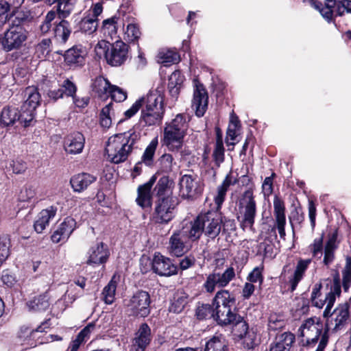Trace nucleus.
<instances>
[{
    "mask_svg": "<svg viewBox=\"0 0 351 351\" xmlns=\"http://www.w3.org/2000/svg\"><path fill=\"white\" fill-rule=\"evenodd\" d=\"M142 108L140 121L143 125L159 124L165 114L164 97L158 90H151L145 97L136 100L124 114L127 119L133 117Z\"/></svg>",
    "mask_w": 351,
    "mask_h": 351,
    "instance_id": "f257e3e1",
    "label": "nucleus"
},
{
    "mask_svg": "<svg viewBox=\"0 0 351 351\" xmlns=\"http://www.w3.org/2000/svg\"><path fill=\"white\" fill-rule=\"evenodd\" d=\"M334 298L329 299L323 312L325 329L315 351H324L328 341V332H337L346 328L350 322V305L347 302L338 304L334 309Z\"/></svg>",
    "mask_w": 351,
    "mask_h": 351,
    "instance_id": "f03ea898",
    "label": "nucleus"
},
{
    "mask_svg": "<svg viewBox=\"0 0 351 351\" xmlns=\"http://www.w3.org/2000/svg\"><path fill=\"white\" fill-rule=\"evenodd\" d=\"M188 128L187 116L183 113L176 114L164 125L160 139L162 146L169 152H180L182 156L189 155V152L182 149Z\"/></svg>",
    "mask_w": 351,
    "mask_h": 351,
    "instance_id": "7ed1b4c3",
    "label": "nucleus"
},
{
    "mask_svg": "<svg viewBox=\"0 0 351 351\" xmlns=\"http://www.w3.org/2000/svg\"><path fill=\"white\" fill-rule=\"evenodd\" d=\"M139 138V133L132 130L110 136L105 149L108 159L115 164L125 161Z\"/></svg>",
    "mask_w": 351,
    "mask_h": 351,
    "instance_id": "20e7f679",
    "label": "nucleus"
},
{
    "mask_svg": "<svg viewBox=\"0 0 351 351\" xmlns=\"http://www.w3.org/2000/svg\"><path fill=\"white\" fill-rule=\"evenodd\" d=\"M27 12L19 11L12 19L9 28L4 33L1 40L2 48L5 51H10L21 48L26 41L28 32L23 24L28 19Z\"/></svg>",
    "mask_w": 351,
    "mask_h": 351,
    "instance_id": "39448f33",
    "label": "nucleus"
},
{
    "mask_svg": "<svg viewBox=\"0 0 351 351\" xmlns=\"http://www.w3.org/2000/svg\"><path fill=\"white\" fill-rule=\"evenodd\" d=\"M222 222L223 217L218 210H210L199 214L189 223L193 232L194 239L199 240L202 234L212 239H215L221 230Z\"/></svg>",
    "mask_w": 351,
    "mask_h": 351,
    "instance_id": "423d86ee",
    "label": "nucleus"
},
{
    "mask_svg": "<svg viewBox=\"0 0 351 351\" xmlns=\"http://www.w3.org/2000/svg\"><path fill=\"white\" fill-rule=\"evenodd\" d=\"M193 232L189 223L175 230L169 240L168 250L170 254L180 257L192 247V243L198 241L193 237Z\"/></svg>",
    "mask_w": 351,
    "mask_h": 351,
    "instance_id": "0eeeda50",
    "label": "nucleus"
},
{
    "mask_svg": "<svg viewBox=\"0 0 351 351\" xmlns=\"http://www.w3.org/2000/svg\"><path fill=\"white\" fill-rule=\"evenodd\" d=\"M237 219L243 230L252 229L256 215V203L252 188L245 190L238 202Z\"/></svg>",
    "mask_w": 351,
    "mask_h": 351,
    "instance_id": "6e6552de",
    "label": "nucleus"
},
{
    "mask_svg": "<svg viewBox=\"0 0 351 351\" xmlns=\"http://www.w3.org/2000/svg\"><path fill=\"white\" fill-rule=\"evenodd\" d=\"M324 334L323 324L319 317H313L305 319L298 329V337L303 346H314Z\"/></svg>",
    "mask_w": 351,
    "mask_h": 351,
    "instance_id": "1a4fd4ad",
    "label": "nucleus"
},
{
    "mask_svg": "<svg viewBox=\"0 0 351 351\" xmlns=\"http://www.w3.org/2000/svg\"><path fill=\"white\" fill-rule=\"evenodd\" d=\"M173 197L167 195V197L159 198L156 202L153 213V219L156 223H168L174 217V210L176 206Z\"/></svg>",
    "mask_w": 351,
    "mask_h": 351,
    "instance_id": "9d476101",
    "label": "nucleus"
},
{
    "mask_svg": "<svg viewBox=\"0 0 351 351\" xmlns=\"http://www.w3.org/2000/svg\"><path fill=\"white\" fill-rule=\"evenodd\" d=\"M235 276V271L232 267H228L223 273L214 270L206 276L203 288L207 293H212L216 287L223 289L228 286Z\"/></svg>",
    "mask_w": 351,
    "mask_h": 351,
    "instance_id": "9b49d317",
    "label": "nucleus"
},
{
    "mask_svg": "<svg viewBox=\"0 0 351 351\" xmlns=\"http://www.w3.org/2000/svg\"><path fill=\"white\" fill-rule=\"evenodd\" d=\"M24 97H26L21 107L22 110V119L25 121V127L30 125L35 114V110L40 101V95L37 89L32 86L25 88L23 92Z\"/></svg>",
    "mask_w": 351,
    "mask_h": 351,
    "instance_id": "f8f14e48",
    "label": "nucleus"
},
{
    "mask_svg": "<svg viewBox=\"0 0 351 351\" xmlns=\"http://www.w3.org/2000/svg\"><path fill=\"white\" fill-rule=\"evenodd\" d=\"M322 287L321 283L315 284L311 294L312 306L318 308H322L324 306L325 308L327 307L329 299L332 297L334 298L335 303L336 298L341 294V287L338 282H334L331 285L330 291L325 295H322L321 293Z\"/></svg>",
    "mask_w": 351,
    "mask_h": 351,
    "instance_id": "ddd939ff",
    "label": "nucleus"
},
{
    "mask_svg": "<svg viewBox=\"0 0 351 351\" xmlns=\"http://www.w3.org/2000/svg\"><path fill=\"white\" fill-rule=\"evenodd\" d=\"M151 300L147 291H139L135 293L127 304L133 315L147 317L150 313Z\"/></svg>",
    "mask_w": 351,
    "mask_h": 351,
    "instance_id": "4468645a",
    "label": "nucleus"
},
{
    "mask_svg": "<svg viewBox=\"0 0 351 351\" xmlns=\"http://www.w3.org/2000/svg\"><path fill=\"white\" fill-rule=\"evenodd\" d=\"M208 96L204 86L198 82H195L192 108L195 111V114L202 117L208 108Z\"/></svg>",
    "mask_w": 351,
    "mask_h": 351,
    "instance_id": "2eb2a0df",
    "label": "nucleus"
},
{
    "mask_svg": "<svg viewBox=\"0 0 351 351\" xmlns=\"http://www.w3.org/2000/svg\"><path fill=\"white\" fill-rule=\"evenodd\" d=\"M152 269L160 276H171L178 273V267L171 261L160 254H156L152 261Z\"/></svg>",
    "mask_w": 351,
    "mask_h": 351,
    "instance_id": "dca6fc26",
    "label": "nucleus"
},
{
    "mask_svg": "<svg viewBox=\"0 0 351 351\" xmlns=\"http://www.w3.org/2000/svg\"><path fill=\"white\" fill-rule=\"evenodd\" d=\"M152 341L151 329L144 323L136 332L132 340L130 351H145Z\"/></svg>",
    "mask_w": 351,
    "mask_h": 351,
    "instance_id": "f3484780",
    "label": "nucleus"
},
{
    "mask_svg": "<svg viewBox=\"0 0 351 351\" xmlns=\"http://www.w3.org/2000/svg\"><path fill=\"white\" fill-rule=\"evenodd\" d=\"M88 254L86 264L97 266L107 262L110 256V252L106 245L103 242H99L90 248Z\"/></svg>",
    "mask_w": 351,
    "mask_h": 351,
    "instance_id": "a211bd4d",
    "label": "nucleus"
},
{
    "mask_svg": "<svg viewBox=\"0 0 351 351\" xmlns=\"http://www.w3.org/2000/svg\"><path fill=\"white\" fill-rule=\"evenodd\" d=\"M128 45L122 40L111 44L108 63L114 66L121 65L128 57Z\"/></svg>",
    "mask_w": 351,
    "mask_h": 351,
    "instance_id": "6ab92c4d",
    "label": "nucleus"
},
{
    "mask_svg": "<svg viewBox=\"0 0 351 351\" xmlns=\"http://www.w3.org/2000/svg\"><path fill=\"white\" fill-rule=\"evenodd\" d=\"M180 195L185 199L192 198L200 193L197 177L185 174L179 181Z\"/></svg>",
    "mask_w": 351,
    "mask_h": 351,
    "instance_id": "aec40b11",
    "label": "nucleus"
},
{
    "mask_svg": "<svg viewBox=\"0 0 351 351\" xmlns=\"http://www.w3.org/2000/svg\"><path fill=\"white\" fill-rule=\"evenodd\" d=\"M274 215L276 221V228H273L272 231L275 234L276 228L280 234V237L282 239L285 240V206L284 202L278 197H276L274 199Z\"/></svg>",
    "mask_w": 351,
    "mask_h": 351,
    "instance_id": "412c9836",
    "label": "nucleus"
},
{
    "mask_svg": "<svg viewBox=\"0 0 351 351\" xmlns=\"http://www.w3.org/2000/svg\"><path fill=\"white\" fill-rule=\"evenodd\" d=\"M76 228V221L72 217H66L51 234L53 243L65 242Z\"/></svg>",
    "mask_w": 351,
    "mask_h": 351,
    "instance_id": "4be33fe9",
    "label": "nucleus"
},
{
    "mask_svg": "<svg viewBox=\"0 0 351 351\" xmlns=\"http://www.w3.org/2000/svg\"><path fill=\"white\" fill-rule=\"evenodd\" d=\"M85 138L79 132L71 133L64 138V147L66 153L70 154H80L84 147Z\"/></svg>",
    "mask_w": 351,
    "mask_h": 351,
    "instance_id": "5701e85b",
    "label": "nucleus"
},
{
    "mask_svg": "<svg viewBox=\"0 0 351 351\" xmlns=\"http://www.w3.org/2000/svg\"><path fill=\"white\" fill-rule=\"evenodd\" d=\"M87 55L86 47L81 45H75L64 53V61L70 66H81L84 64Z\"/></svg>",
    "mask_w": 351,
    "mask_h": 351,
    "instance_id": "b1692460",
    "label": "nucleus"
},
{
    "mask_svg": "<svg viewBox=\"0 0 351 351\" xmlns=\"http://www.w3.org/2000/svg\"><path fill=\"white\" fill-rule=\"evenodd\" d=\"M155 180V178L152 177L147 182L139 186L138 188V196L136 202L143 208H149L152 206V195L151 191Z\"/></svg>",
    "mask_w": 351,
    "mask_h": 351,
    "instance_id": "393cba45",
    "label": "nucleus"
},
{
    "mask_svg": "<svg viewBox=\"0 0 351 351\" xmlns=\"http://www.w3.org/2000/svg\"><path fill=\"white\" fill-rule=\"evenodd\" d=\"M97 177L88 173H81L74 175L70 180V183L75 192L81 193L95 182Z\"/></svg>",
    "mask_w": 351,
    "mask_h": 351,
    "instance_id": "a878e982",
    "label": "nucleus"
},
{
    "mask_svg": "<svg viewBox=\"0 0 351 351\" xmlns=\"http://www.w3.org/2000/svg\"><path fill=\"white\" fill-rule=\"evenodd\" d=\"M295 335L290 332H285L277 335L269 345L268 351H289L295 342Z\"/></svg>",
    "mask_w": 351,
    "mask_h": 351,
    "instance_id": "bb28decb",
    "label": "nucleus"
},
{
    "mask_svg": "<svg viewBox=\"0 0 351 351\" xmlns=\"http://www.w3.org/2000/svg\"><path fill=\"white\" fill-rule=\"evenodd\" d=\"M213 318L221 326H228L233 316L237 313L232 308L226 306L213 304Z\"/></svg>",
    "mask_w": 351,
    "mask_h": 351,
    "instance_id": "cd10ccee",
    "label": "nucleus"
},
{
    "mask_svg": "<svg viewBox=\"0 0 351 351\" xmlns=\"http://www.w3.org/2000/svg\"><path fill=\"white\" fill-rule=\"evenodd\" d=\"M311 263V259H300L296 265L293 275L289 278V282L291 291L295 290L298 283L304 278L306 271Z\"/></svg>",
    "mask_w": 351,
    "mask_h": 351,
    "instance_id": "c85d7f7f",
    "label": "nucleus"
},
{
    "mask_svg": "<svg viewBox=\"0 0 351 351\" xmlns=\"http://www.w3.org/2000/svg\"><path fill=\"white\" fill-rule=\"evenodd\" d=\"M56 211V207L50 206L39 213L38 219L34 225V230L37 233H42L46 227L49 226L50 220L55 217Z\"/></svg>",
    "mask_w": 351,
    "mask_h": 351,
    "instance_id": "c756f323",
    "label": "nucleus"
},
{
    "mask_svg": "<svg viewBox=\"0 0 351 351\" xmlns=\"http://www.w3.org/2000/svg\"><path fill=\"white\" fill-rule=\"evenodd\" d=\"M1 123L5 126L13 125L16 121H20L25 126V121L22 119V110L16 108L5 107L1 111Z\"/></svg>",
    "mask_w": 351,
    "mask_h": 351,
    "instance_id": "7c9ffc66",
    "label": "nucleus"
},
{
    "mask_svg": "<svg viewBox=\"0 0 351 351\" xmlns=\"http://www.w3.org/2000/svg\"><path fill=\"white\" fill-rule=\"evenodd\" d=\"M94 328L95 324H89L84 328L71 342L68 351H77L80 346L89 339L90 335Z\"/></svg>",
    "mask_w": 351,
    "mask_h": 351,
    "instance_id": "2f4dec72",
    "label": "nucleus"
},
{
    "mask_svg": "<svg viewBox=\"0 0 351 351\" xmlns=\"http://www.w3.org/2000/svg\"><path fill=\"white\" fill-rule=\"evenodd\" d=\"M236 299L233 293L228 290L221 289L218 291L213 299L212 303L233 308Z\"/></svg>",
    "mask_w": 351,
    "mask_h": 351,
    "instance_id": "473e14b6",
    "label": "nucleus"
},
{
    "mask_svg": "<svg viewBox=\"0 0 351 351\" xmlns=\"http://www.w3.org/2000/svg\"><path fill=\"white\" fill-rule=\"evenodd\" d=\"M112 86L107 79L99 76L94 80L92 84V90L98 97L106 98L108 97V93Z\"/></svg>",
    "mask_w": 351,
    "mask_h": 351,
    "instance_id": "72a5a7b5",
    "label": "nucleus"
},
{
    "mask_svg": "<svg viewBox=\"0 0 351 351\" xmlns=\"http://www.w3.org/2000/svg\"><path fill=\"white\" fill-rule=\"evenodd\" d=\"M184 82V76L179 71H176L171 73L169 78L168 89L171 96L177 99L180 93V88Z\"/></svg>",
    "mask_w": 351,
    "mask_h": 351,
    "instance_id": "f704fd0d",
    "label": "nucleus"
},
{
    "mask_svg": "<svg viewBox=\"0 0 351 351\" xmlns=\"http://www.w3.org/2000/svg\"><path fill=\"white\" fill-rule=\"evenodd\" d=\"M337 234L334 232L327 241L324 247V256L323 263L325 265L328 266L335 259V251L337 248L336 244Z\"/></svg>",
    "mask_w": 351,
    "mask_h": 351,
    "instance_id": "c9c22d12",
    "label": "nucleus"
},
{
    "mask_svg": "<svg viewBox=\"0 0 351 351\" xmlns=\"http://www.w3.org/2000/svg\"><path fill=\"white\" fill-rule=\"evenodd\" d=\"M71 33V28L69 23L62 19L56 25L54 29V36L56 40L60 43H65Z\"/></svg>",
    "mask_w": 351,
    "mask_h": 351,
    "instance_id": "e433bc0d",
    "label": "nucleus"
},
{
    "mask_svg": "<svg viewBox=\"0 0 351 351\" xmlns=\"http://www.w3.org/2000/svg\"><path fill=\"white\" fill-rule=\"evenodd\" d=\"M232 327V332L237 337L242 339V336H244L246 332L248 330V325L244 320L243 317L237 313L231 319L230 324Z\"/></svg>",
    "mask_w": 351,
    "mask_h": 351,
    "instance_id": "4c0bfd02",
    "label": "nucleus"
},
{
    "mask_svg": "<svg viewBox=\"0 0 351 351\" xmlns=\"http://www.w3.org/2000/svg\"><path fill=\"white\" fill-rule=\"evenodd\" d=\"M27 304L29 309L32 311H44L49 306V296L47 293L40 295L29 300Z\"/></svg>",
    "mask_w": 351,
    "mask_h": 351,
    "instance_id": "58836bf2",
    "label": "nucleus"
},
{
    "mask_svg": "<svg viewBox=\"0 0 351 351\" xmlns=\"http://www.w3.org/2000/svg\"><path fill=\"white\" fill-rule=\"evenodd\" d=\"M119 277L114 275L102 291L103 299L106 304H111L115 299V292Z\"/></svg>",
    "mask_w": 351,
    "mask_h": 351,
    "instance_id": "ea45409f",
    "label": "nucleus"
},
{
    "mask_svg": "<svg viewBox=\"0 0 351 351\" xmlns=\"http://www.w3.org/2000/svg\"><path fill=\"white\" fill-rule=\"evenodd\" d=\"M204 351H228L225 339L222 336H214L205 345Z\"/></svg>",
    "mask_w": 351,
    "mask_h": 351,
    "instance_id": "a19ab883",
    "label": "nucleus"
},
{
    "mask_svg": "<svg viewBox=\"0 0 351 351\" xmlns=\"http://www.w3.org/2000/svg\"><path fill=\"white\" fill-rule=\"evenodd\" d=\"M119 20V18L116 16L105 19L101 27L103 34L112 38L114 37L117 34Z\"/></svg>",
    "mask_w": 351,
    "mask_h": 351,
    "instance_id": "79ce46f5",
    "label": "nucleus"
},
{
    "mask_svg": "<svg viewBox=\"0 0 351 351\" xmlns=\"http://www.w3.org/2000/svg\"><path fill=\"white\" fill-rule=\"evenodd\" d=\"M158 145V136L154 137L149 144L146 147L142 158L141 161L147 166H151L154 162V156Z\"/></svg>",
    "mask_w": 351,
    "mask_h": 351,
    "instance_id": "37998d69",
    "label": "nucleus"
},
{
    "mask_svg": "<svg viewBox=\"0 0 351 351\" xmlns=\"http://www.w3.org/2000/svg\"><path fill=\"white\" fill-rule=\"evenodd\" d=\"M98 20L91 17L90 14L84 16L79 23L81 32L86 34L90 35L97 29Z\"/></svg>",
    "mask_w": 351,
    "mask_h": 351,
    "instance_id": "c03bdc74",
    "label": "nucleus"
},
{
    "mask_svg": "<svg viewBox=\"0 0 351 351\" xmlns=\"http://www.w3.org/2000/svg\"><path fill=\"white\" fill-rule=\"evenodd\" d=\"M158 58L161 63L165 65L175 64L180 61L178 53L172 49L162 50L158 53Z\"/></svg>",
    "mask_w": 351,
    "mask_h": 351,
    "instance_id": "a18cd8bd",
    "label": "nucleus"
},
{
    "mask_svg": "<svg viewBox=\"0 0 351 351\" xmlns=\"http://www.w3.org/2000/svg\"><path fill=\"white\" fill-rule=\"evenodd\" d=\"M187 303L188 296L186 293H177L175 295L173 302L170 306V311L176 313H180L184 310Z\"/></svg>",
    "mask_w": 351,
    "mask_h": 351,
    "instance_id": "49530a36",
    "label": "nucleus"
},
{
    "mask_svg": "<svg viewBox=\"0 0 351 351\" xmlns=\"http://www.w3.org/2000/svg\"><path fill=\"white\" fill-rule=\"evenodd\" d=\"M11 240L9 236L0 237V266L10 255Z\"/></svg>",
    "mask_w": 351,
    "mask_h": 351,
    "instance_id": "de8ad7c7",
    "label": "nucleus"
},
{
    "mask_svg": "<svg viewBox=\"0 0 351 351\" xmlns=\"http://www.w3.org/2000/svg\"><path fill=\"white\" fill-rule=\"evenodd\" d=\"M46 324H47V322L43 323L36 329H31L28 326H23L19 332V337L23 341H29L31 338L34 337V336L36 332H43L46 328L45 326Z\"/></svg>",
    "mask_w": 351,
    "mask_h": 351,
    "instance_id": "09e8293b",
    "label": "nucleus"
},
{
    "mask_svg": "<svg viewBox=\"0 0 351 351\" xmlns=\"http://www.w3.org/2000/svg\"><path fill=\"white\" fill-rule=\"evenodd\" d=\"M286 325L285 316L282 314L271 313L268 319V328L270 330L281 329Z\"/></svg>",
    "mask_w": 351,
    "mask_h": 351,
    "instance_id": "8fccbe9b",
    "label": "nucleus"
},
{
    "mask_svg": "<svg viewBox=\"0 0 351 351\" xmlns=\"http://www.w3.org/2000/svg\"><path fill=\"white\" fill-rule=\"evenodd\" d=\"M112 110V104L110 103L104 106L100 112V125L104 129H108L112 125L111 113Z\"/></svg>",
    "mask_w": 351,
    "mask_h": 351,
    "instance_id": "3c124183",
    "label": "nucleus"
},
{
    "mask_svg": "<svg viewBox=\"0 0 351 351\" xmlns=\"http://www.w3.org/2000/svg\"><path fill=\"white\" fill-rule=\"evenodd\" d=\"M51 41L49 38L42 40L36 47V54L38 58L43 60L51 51Z\"/></svg>",
    "mask_w": 351,
    "mask_h": 351,
    "instance_id": "603ef678",
    "label": "nucleus"
},
{
    "mask_svg": "<svg viewBox=\"0 0 351 351\" xmlns=\"http://www.w3.org/2000/svg\"><path fill=\"white\" fill-rule=\"evenodd\" d=\"M169 179L167 176H163L159 179L155 188L154 191L159 198L167 197L169 191Z\"/></svg>",
    "mask_w": 351,
    "mask_h": 351,
    "instance_id": "864d4df0",
    "label": "nucleus"
},
{
    "mask_svg": "<svg viewBox=\"0 0 351 351\" xmlns=\"http://www.w3.org/2000/svg\"><path fill=\"white\" fill-rule=\"evenodd\" d=\"M141 35L138 26L134 23H130L127 25L124 39L128 42H136L138 41Z\"/></svg>",
    "mask_w": 351,
    "mask_h": 351,
    "instance_id": "5fc2aeb1",
    "label": "nucleus"
},
{
    "mask_svg": "<svg viewBox=\"0 0 351 351\" xmlns=\"http://www.w3.org/2000/svg\"><path fill=\"white\" fill-rule=\"evenodd\" d=\"M323 240L324 234L314 239L312 244L308 246V250L312 254L313 257L317 258H321L323 254Z\"/></svg>",
    "mask_w": 351,
    "mask_h": 351,
    "instance_id": "6e6d98bb",
    "label": "nucleus"
},
{
    "mask_svg": "<svg viewBox=\"0 0 351 351\" xmlns=\"http://www.w3.org/2000/svg\"><path fill=\"white\" fill-rule=\"evenodd\" d=\"M71 0H60L58 2V14L60 19H65L71 13L73 5Z\"/></svg>",
    "mask_w": 351,
    "mask_h": 351,
    "instance_id": "4d7b16f0",
    "label": "nucleus"
},
{
    "mask_svg": "<svg viewBox=\"0 0 351 351\" xmlns=\"http://www.w3.org/2000/svg\"><path fill=\"white\" fill-rule=\"evenodd\" d=\"M159 163L160 170L166 173L171 171L173 166L176 165L174 158L171 154H162L159 159Z\"/></svg>",
    "mask_w": 351,
    "mask_h": 351,
    "instance_id": "13d9d810",
    "label": "nucleus"
},
{
    "mask_svg": "<svg viewBox=\"0 0 351 351\" xmlns=\"http://www.w3.org/2000/svg\"><path fill=\"white\" fill-rule=\"evenodd\" d=\"M111 44L106 40H101L95 47V51L99 58H105L108 62V56L110 54Z\"/></svg>",
    "mask_w": 351,
    "mask_h": 351,
    "instance_id": "bf43d9fd",
    "label": "nucleus"
},
{
    "mask_svg": "<svg viewBox=\"0 0 351 351\" xmlns=\"http://www.w3.org/2000/svg\"><path fill=\"white\" fill-rule=\"evenodd\" d=\"M274 246L269 241H264L257 246V255L263 256L264 258L273 257Z\"/></svg>",
    "mask_w": 351,
    "mask_h": 351,
    "instance_id": "052dcab7",
    "label": "nucleus"
},
{
    "mask_svg": "<svg viewBox=\"0 0 351 351\" xmlns=\"http://www.w3.org/2000/svg\"><path fill=\"white\" fill-rule=\"evenodd\" d=\"M60 88L66 97L74 98V96H76L77 87L69 79L64 80L60 84Z\"/></svg>",
    "mask_w": 351,
    "mask_h": 351,
    "instance_id": "680f3d73",
    "label": "nucleus"
},
{
    "mask_svg": "<svg viewBox=\"0 0 351 351\" xmlns=\"http://www.w3.org/2000/svg\"><path fill=\"white\" fill-rule=\"evenodd\" d=\"M213 304H203L199 306L196 309V315L198 319H204L208 317H213Z\"/></svg>",
    "mask_w": 351,
    "mask_h": 351,
    "instance_id": "e2e57ef3",
    "label": "nucleus"
},
{
    "mask_svg": "<svg viewBox=\"0 0 351 351\" xmlns=\"http://www.w3.org/2000/svg\"><path fill=\"white\" fill-rule=\"evenodd\" d=\"M263 266L256 267L253 270L248 274L247 280L252 283L258 282L260 285L263 282Z\"/></svg>",
    "mask_w": 351,
    "mask_h": 351,
    "instance_id": "0e129e2a",
    "label": "nucleus"
},
{
    "mask_svg": "<svg viewBox=\"0 0 351 351\" xmlns=\"http://www.w3.org/2000/svg\"><path fill=\"white\" fill-rule=\"evenodd\" d=\"M108 97H111L112 99L117 102H121L126 99L127 93L119 87L112 85L108 93Z\"/></svg>",
    "mask_w": 351,
    "mask_h": 351,
    "instance_id": "69168bd1",
    "label": "nucleus"
},
{
    "mask_svg": "<svg viewBox=\"0 0 351 351\" xmlns=\"http://www.w3.org/2000/svg\"><path fill=\"white\" fill-rule=\"evenodd\" d=\"M56 12L55 11H49L45 16V20L40 25V30L42 34L47 33L51 27V22L55 19Z\"/></svg>",
    "mask_w": 351,
    "mask_h": 351,
    "instance_id": "338daca9",
    "label": "nucleus"
},
{
    "mask_svg": "<svg viewBox=\"0 0 351 351\" xmlns=\"http://www.w3.org/2000/svg\"><path fill=\"white\" fill-rule=\"evenodd\" d=\"M343 283L345 289H347L351 283V258H346V263L342 271Z\"/></svg>",
    "mask_w": 351,
    "mask_h": 351,
    "instance_id": "774afa93",
    "label": "nucleus"
}]
</instances>
